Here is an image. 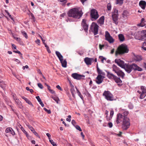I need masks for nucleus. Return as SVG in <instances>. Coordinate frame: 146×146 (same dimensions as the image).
Returning a JSON list of instances; mask_svg holds the SVG:
<instances>
[{
	"label": "nucleus",
	"instance_id": "4c0bfd02",
	"mask_svg": "<svg viewBox=\"0 0 146 146\" xmlns=\"http://www.w3.org/2000/svg\"><path fill=\"white\" fill-rule=\"evenodd\" d=\"M21 33L25 37L26 39L28 38V36L27 34L24 31H21Z\"/></svg>",
	"mask_w": 146,
	"mask_h": 146
},
{
	"label": "nucleus",
	"instance_id": "09e8293b",
	"mask_svg": "<svg viewBox=\"0 0 146 146\" xmlns=\"http://www.w3.org/2000/svg\"><path fill=\"white\" fill-rule=\"evenodd\" d=\"M44 110L48 114H50L51 113V111L50 110H48L46 108H44Z\"/></svg>",
	"mask_w": 146,
	"mask_h": 146
},
{
	"label": "nucleus",
	"instance_id": "1a4fd4ad",
	"mask_svg": "<svg viewBox=\"0 0 146 146\" xmlns=\"http://www.w3.org/2000/svg\"><path fill=\"white\" fill-rule=\"evenodd\" d=\"M105 98L108 100L112 101L113 100V97L109 91H105L103 94Z\"/></svg>",
	"mask_w": 146,
	"mask_h": 146
},
{
	"label": "nucleus",
	"instance_id": "a18cd8bd",
	"mask_svg": "<svg viewBox=\"0 0 146 146\" xmlns=\"http://www.w3.org/2000/svg\"><path fill=\"white\" fill-rule=\"evenodd\" d=\"M49 141L51 143V144L53 146H56V145L55 143V142L53 141L52 140L50 139Z\"/></svg>",
	"mask_w": 146,
	"mask_h": 146
},
{
	"label": "nucleus",
	"instance_id": "603ef678",
	"mask_svg": "<svg viewBox=\"0 0 146 146\" xmlns=\"http://www.w3.org/2000/svg\"><path fill=\"white\" fill-rule=\"evenodd\" d=\"M104 45H101L100 44H99V47L100 50H102L103 48L104 47Z\"/></svg>",
	"mask_w": 146,
	"mask_h": 146
},
{
	"label": "nucleus",
	"instance_id": "49530a36",
	"mask_svg": "<svg viewBox=\"0 0 146 146\" xmlns=\"http://www.w3.org/2000/svg\"><path fill=\"white\" fill-rule=\"evenodd\" d=\"M75 127L76 129L80 131H82V130L79 126L78 125H76L75 126Z\"/></svg>",
	"mask_w": 146,
	"mask_h": 146
},
{
	"label": "nucleus",
	"instance_id": "e433bc0d",
	"mask_svg": "<svg viewBox=\"0 0 146 146\" xmlns=\"http://www.w3.org/2000/svg\"><path fill=\"white\" fill-rule=\"evenodd\" d=\"M76 90H77V93L78 94V95L82 100H83L84 98H83V96H82V95L81 94L80 92L78 90L77 88L76 87Z\"/></svg>",
	"mask_w": 146,
	"mask_h": 146
},
{
	"label": "nucleus",
	"instance_id": "7c9ffc66",
	"mask_svg": "<svg viewBox=\"0 0 146 146\" xmlns=\"http://www.w3.org/2000/svg\"><path fill=\"white\" fill-rule=\"evenodd\" d=\"M134 59L137 61H139L142 60V59L141 56H135Z\"/></svg>",
	"mask_w": 146,
	"mask_h": 146
},
{
	"label": "nucleus",
	"instance_id": "bf43d9fd",
	"mask_svg": "<svg viewBox=\"0 0 146 146\" xmlns=\"http://www.w3.org/2000/svg\"><path fill=\"white\" fill-rule=\"evenodd\" d=\"M15 39H16L17 41H18V42H21V40L20 38L16 37Z\"/></svg>",
	"mask_w": 146,
	"mask_h": 146
},
{
	"label": "nucleus",
	"instance_id": "9b49d317",
	"mask_svg": "<svg viewBox=\"0 0 146 146\" xmlns=\"http://www.w3.org/2000/svg\"><path fill=\"white\" fill-rule=\"evenodd\" d=\"M118 10L116 9H115L112 15V17L113 21L116 24H117L118 23L117 21L118 17Z\"/></svg>",
	"mask_w": 146,
	"mask_h": 146
},
{
	"label": "nucleus",
	"instance_id": "c03bdc74",
	"mask_svg": "<svg viewBox=\"0 0 146 146\" xmlns=\"http://www.w3.org/2000/svg\"><path fill=\"white\" fill-rule=\"evenodd\" d=\"M107 8L108 10L110 11L111 9V5L110 3H108L107 5Z\"/></svg>",
	"mask_w": 146,
	"mask_h": 146
},
{
	"label": "nucleus",
	"instance_id": "473e14b6",
	"mask_svg": "<svg viewBox=\"0 0 146 146\" xmlns=\"http://www.w3.org/2000/svg\"><path fill=\"white\" fill-rule=\"evenodd\" d=\"M118 38L119 40L120 41H123L124 40V37L123 35L122 34H119L118 35Z\"/></svg>",
	"mask_w": 146,
	"mask_h": 146
},
{
	"label": "nucleus",
	"instance_id": "f8f14e48",
	"mask_svg": "<svg viewBox=\"0 0 146 146\" xmlns=\"http://www.w3.org/2000/svg\"><path fill=\"white\" fill-rule=\"evenodd\" d=\"M115 62L122 68H123L125 67V64L124 62L120 59H115Z\"/></svg>",
	"mask_w": 146,
	"mask_h": 146
},
{
	"label": "nucleus",
	"instance_id": "5fc2aeb1",
	"mask_svg": "<svg viewBox=\"0 0 146 146\" xmlns=\"http://www.w3.org/2000/svg\"><path fill=\"white\" fill-rule=\"evenodd\" d=\"M36 98L37 99L38 101V102L40 103V102H41L42 101L41 99H40V97L39 96H37L36 97Z\"/></svg>",
	"mask_w": 146,
	"mask_h": 146
},
{
	"label": "nucleus",
	"instance_id": "39448f33",
	"mask_svg": "<svg viewBox=\"0 0 146 146\" xmlns=\"http://www.w3.org/2000/svg\"><path fill=\"white\" fill-rule=\"evenodd\" d=\"M107 77L109 79L113 80L116 82L118 84L119 86H121L122 84L120 83L122 82V81L119 78L117 77V76L109 72H107Z\"/></svg>",
	"mask_w": 146,
	"mask_h": 146
},
{
	"label": "nucleus",
	"instance_id": "8fccbe9b",
	"mask_svg": "<svg viewBox=\"0 0 146 146\" xmlns=\"http://www.w3.org/2000/svg\"><path fill=\"white\" fill-rule=\"evenodd\" d=\"M141 22L140 24L142 25H141V27H143L144 26V23L145 21V19L144 18H142L141 19Z\"/></svg>",
	"mask_w": 146,
	"mask_h": 146
},
{
	"label": "nucleus",
	"instance_id": "bb28decb",
	"mask_svg": "<svg viewBox=\"0 0 146 146\" xmlns=\"http://www.w3.org/2000/svg\"><path fill=\"white\" fill-rule=\"evenodd\" d=\"M55 53L56 56L58 58L60 61H61L62 59L63 58V57L62 55L58 51H56Z\"/></svg>",
	"mask_w": 146,
	"mask_h": 146
},
{
	"label": "nucleus",
	"instance_id": "c85d7f7f",
	"mask_svg": "<svg viewBox=\"0 0 146 146\" xmlns=\"http://www.w3.org/2000/svg\"><path fill=\"white\" fill-rule=\"evenodd\" d=\"M97 72H98V74H100L101 75H102L103 76L105 75V73L104 72H103L102 70H100L99 68L98 65H97Z\"/></svg>",
	"mask_w": 146,
	"mask_h": 146
},
{
	"label": "nucleus",
	"instance_id": "864d4df0",
	"mask_svg": "<svg viewBox=\"0 0 146 146\" xmlns=\"http://www.w3.org/2000/svg\"><path fill=\"white\" fill-rule=\"evenodd\" d=\"M13 98L14 100H15L16 99H17L16 95L15 94H12Z\"/></svg>",
	"mask_w": 146,
	"mask_h": 146
},
{
	"label": "nucleus",
	"instance_id": "774afa93",
	"mask_svg": "<svg viewBox=\"0 0 146 146\" xmlns=\"http://www.w3.org/2000/svg\"><path fill=\"white\" fill-rule=\"evenodd\" d=\"M80 134H81V135L82 136V137L83 139H84L85 135H84L83 133L82 132H81V133Z\"/></svg>",
	"mask_w": 146,
	"mask_h": 146
},
{
	"label": "nucleus",
	"instance_id": "4468645a",
	"mask_svg": "<svg viewBox=\"0 0 146 146\" xmlns=\"http://www.w3.org/2000/svg\"><path fill=\"white\" fill-rule=\"evenodd\" d=\"M104 77L100 74H98L96 78V83L100 84L102 83L103 81Z\"/></svg>",
	"mask_w": 146,
	"mask_h": 146
},
{
	"label": "nucleus",
	"instance_id": "e2e57ef3",
	"mask_svg": "<svg viewBox=\"0 0 146 146\" xmlns=\"http://www.w3.org/2000/svg\"><path fill=\"white\" fill-rule=\"evenodd\" d=\"M71 122H72V124L74 125L75 126V125L76 124V122L74 120H72V121Z\"/></svg>",
	"mask_w": 146,
	"mask_h": 146
},
{
	"label": "nucleus",
	"instance_id": "7ed1b4c3",
	"mask_svg": "<svg viewBox=\"0 0 146 146\" xmlns=\"http://www.w3.org/2000/svg\"><path fill=\"white\" fill-rule=\"evenodd\" d=\"M129 51V50L127 45L122 44L117 48L115 52V55L117 56L118 55H122L128 53Z\"/></svg>",
	"mask_w": 146,
	"mask_h": 146
},
{
	"label": "nucleus",
	"instance_id": "6e6552de",
	"mask_svg": "<svg viewBox=\"0 0 146 146\" xmlns=\"http://www.w3.org/2000/svg\"><path fill=\"white\" fill-rule=\"evenodd\" d=\"M105 39L107 41L110 43H113L114 42L115 40L111 36L108 31H106L105 32Z\"/></svg>",
	"mask_w": 146,
	"mask_h": 146
},
{
	"label": "nucleus",
	"instance_id": "79ce46f5",
	"mask_svg": "<svg viewBox=\"0 0 146 146\" xmlns=\"http://www.w3.org/2000/svg\"><path fill=\"white\" fill-rule=\"evenodd\" d=\"M142 48L144 50H146V40L143 43Z\"/></svg>",
	"mask_w": 146,
	"mask_h": 146
},
{
	"label": "nucleus",
	"instance_id": "b1692460",
	"mask_svg": "<svg viewBox=\"0 0 146 146\" xmlns=\"http://www.w3.org/2000/svg\"><path fill=\"white\" fill-rule=\"evenodd\" d=\"M15 100L16 104L18 105L19 107L20 108H21L23 107V106H22V104L21 101L19 100V99L18 98L16 99Z\"/></svg>",
	"mask_w": 146,
	"mask_h": 146
},
{
	"label": "nucleus",
	"instance_id": "3c124183",
	"mask_svg": "<svg viewBox=\"0 0 146 146\" xmlns=\"http://www.w3.org/2000/svg\"><path fill=\"white\" fill-rule=\"evenodd\" d=\"M10 132H11V133L13 135H14L15 134V132L13 131L12 129L10 127Z\"/></svg>",
	"mask_w": 146,
	"mask_h": 146
},
{
	"label": "nucleus",
	"instance_id": "f3484780",
	"mask_svg": "<svg viewBox=\"0 0 146 146\" xmlns=\"http://www.w3.org/2000/svg\"><path fill=\"white\" fill-rule=\"evenodd\" d=\"M12 48L13 50V52L16 53H18L20 55V56L22 57V54L21 53V52L18 50H15L17 49L16 46L14 44H12Z\"/></svg>",
	"mask_w": 146,
	"mask_h": 146
},
{
	"label": "nucleus",
	"instance_id": "a211bd4d",
	"mask_svg": "<svg viewBox=\"0 0 146 146\" xmlns=\"http://www.w3.org/2000/svg\"><path fill=\"white\" fill-rule=\"evenodd\" d=\"M139 5L143 9H145L146 6V2L144 1H141L139 2Z\"/></svg>",
	"mask_w": 146,
	"mask_h": 146
},
{
	"label": "nucleus",
	"instance_id": "20e7f679",
	"mask_svg": "<svg viewBox=\"0 0 146 146\" xmlns=\"http://www.w3.org/2000/svg\"><path fill=\"white\" fill-rule=\"evenodd\" d=\"M127 73H129L132 70L135 71L137 70L141 71L142 70V69L138 66L136 64H133L131 65L125 64V67L123 68Z\"/></svg>",
	"mask_w": 146,
	"mask_h": 146
},
{
	"label": "nucleus",
	"instance_id": "ddd939ff",
	"mask_svg": "<svg viewBox=\"0 0 146 146\" xmlns=\"http://www.w3.org/2000/svg\"><path fill=\"white\" fill-rule=\"evenodd\" d=\"M86 21V20L84 19L82 20L81 23L82 26L86 32H87L88 29V25L87 24Z\"/></svg>",
	"mask_w": 146,
	"mask_h": 146
},
{
	"label": "nucleus",
	"instance_id": "ea45409f",
	"mask_svg": "<svg viewBox=\"0 0 146 146\" xmlns=\"http://www.w3.org/2000/svg\"><path fill=\"white\" fill-rule=\"evenodd\" d=\"M26 125L28 127L29 129L33 132L35 131L34 128L31 125L29 124H26Z\"/></svg>",
	"mask_w": 146,
	"mask_h": 146
},
{
	"label": "nucleus",
	"instance_id": "f704fd0d",
	"mask_svg": "<svg viewBox=\"0 0 146 146\" xmlns=\"http://www.w3.org/2000/svg\"><path fill=\"white\" fill-rule=\"evenodd\" d=\"M129 13L126 10H124L123 11L122 13V16L124 18L127 16Z\"/></svg>",
	"mask_w": 146,
	"mask_h": 146
},
{
	"label": "nucleus",
	"instance_id": "4d7b16f0",
	"mask_svg": "<svg viewBox=\"0 0 146 146\" xmlns=\"http://www.w3.org/2000/svg\"><path fill=\"white\" fill-rule=\"evenodd\" d=\"M114 113V111L113 110H111L110 111V117L111 118L112 117V116Z\"/></svg>",
	"mask_w": 146,
	"mask_h": 146
},
{
	"label": "nucleus",
	"instance_id": "cd10ccee",
	"mask_svg": "<svg viewBox=\"0 0 146 146\" xmlns=\"http://www.w3.org/2000/svg\"><path fill=\"white\" fill-rule=\"evenodd\" d=\"M61 63L62 66L64 68H66L67 66V62L66 60H63V59H62L61 61H60Z\"/></svg>",
	"mask_w": 146,
	"mask_h": 146
},
{
	"label": "nucleus",
	"instance_id": "052dcab7",
	"mask_svg": "<svg viewBox=\"0 0 146 146\" xmlns=\"http://www.w3.org/2000/svg\"><path fill=\"white\" fill-rule=\"evenodd\" d=\"M108 125L110 127V128L111 127L113 126L112 123L111 122L109 123H108Z\"/></svg>",
	"mask_w": 146,
	"mask_h": 146
},
{
	"label": "nucleus",
	"instance_id": "338daca9",
	"mask_svg": "<svg viewBox=\"0 0 146 146\" xmlns=\"http://www.w3.org/2000/svg\"><path fill=\"white\" fill-rule=\"evenodd\" d=\"M49 91L52 94H54L55 93V92L52 90L51 89L50 90H49Z\"/></svg>",
	"mask_w": 146,
	"mask_h": 146
},
{
	"label": "nucleus",
	"instance_id": "aec40b11",
	"mask_svg": "<svg viewBox=\"0 0 146 146\" xmlns=\"http://www.w3.org/2000/svg\"><path fill=\"white\" fill-rule=\"evenodd\" d=\"M5 13L3 14L2 13L1 14V16L3 17H5L6 18H7V20L9 21V13L8 11L5 10Z\"/></svg>",
	"mask_w": 146,
	"mask_h": 146
},
{
	"label": "nucleus",
	"instance_id": "69168bd1",
	"mask_svg": "<svg viewBox=\"0 0 146 146\" xmlns=\"http://www.w3.org/2000/svg\"><path fill=\"white\" fill-rule=\"evenodd\" d=\"M46 135L48 137L49 139L50 140V139L51 135L49 133H47Z\"/></svg>",
	"mask_w": 146,
	"mask_h": 146
},
{
	"label": "nucleus",
	"instance_id": "dca6fc26",
	"mask_svg": "<svg viewBox=\"0 0 146 146\" xmlns=\"http://www.w3.org/2000/svg\"><path fill=\"white\" fill-rule=\"evenodd\" d=\"M72 76L75 79L79 80L81 79L82 77L83 76L80 74H79L76 73L72 74Z\"/></svg>",
	"mask_w": 146,
	"mask_h": 146
},
{
	"label": "nucleus",
	"instance_id": "423d86ee",
	"mask_svg": "<svg viewBox=\"0 0 146 146\" xmlns=\"http://www.w3.org/2000/svg\"><path fill=\"white\" fill-rule=\"evenodd\" d=\"M99 27V26L96 23L93 22L92 23L90 26V29L94 35H96L98 33Z\"/></svg>",
	"mask_w": 146,
	"mask_h": 146
},
{
	"label": "nucleus",
	"instance_id": "9d476101",
	"mask_svg": "<svg viewBox=\"0 0 146 146\" xmlns=\"http://www.w3.org/2000/svg\"><path fill=\"white\" fill-rule=\"evenodd\" d=\"M141 90L142 92L139 90H138L137 92L139 94H141L140 98L141 99L144 98L146 96V89L145 87L143 86H141Z\"/></svg>",
	"mask_w": 146,
	"mask_h": 146
},
{
	"label": "nucleus",
	"instance_id": "37998d69",
	"mask_svg": "<svg viewBox=\"0 0 146 146\" xmlns=\"http://www.w3.org/2000/svg\"><path fill=\"white\" fill-rule=\"evenodd\" d=\"M52 98L57 103H58V101L60 100L57 97H52Z\"/></svg>",
	"mask_w": 146,
	"mask_h": 146
},
{
	"label": "nucleus",
	"instance_id": "a878e982",
	"mask_svg": "<svg viewBox=\"0 0 146 146\" xmlns=\"http://www.w3.org/2000/svg\"><path fill=\"white\" fill-rule=\"evenodd\" d=\"M116 74L118 76L120 77L121 78L123 79L124 78L125 74L121 70H120Z\"/></svg>",
	"mask_w": 146,
	"mask_h": 146
},
{
	"label": "nucleus",
	"instance_id": "a19ab883",
	"mask_svg": "<svg viewBox=\"0 0 146 146\" xmlns=\"http://www.w3.org/2000/svg\"><path fill=\"white\" fill-rule=\"evenodd\" d=\"M10 18L12 20V23L14 24L16 21L15 18L14 17H13L11 15H10Z\"/></svg>",
	"mask_w": 146,
	"mask_h": 146
},
{
	"label": "nucleus",
	"instance_id": "f03ea898",
	"mask_svg": "<svg viewBox=\"0 0 146 146\" xmlns=\"http://www.w3.org/2000/svg\"><path fill=\"white\" fill-rule=\"evenodd\" d=\"M68 16L75 19H80L82 16L83 13L81 11H79L76 8H73L70 10L68 13Z\"/></svg>",
	"mask_w": 146,
	"mask_h": 146
},
{
	"label": "nucleus",
	"instance_id": "c756f323",
	"mask_svg": "<svg viewBox=\"0 0 146 146\" xmlns=\"http://www.w3.org/2000/svg\"><path fill=\"white\" fill-rule=\"evenodd\" d=\"M6 84L5 82L0 80V86L3 89H4L6 87Z\"/></svg>",
	"mask_w": 146,
	"mask_h": 146
},
{
	"label": "nucleus",
	"instance_id": "de8ad7c7",
	"mask_svg": "<svg viewBox=\"0 0 146 146\" xmlns=\"http://www.w3.org/2000/svg\"><path fill=\"white\" fill-rule=\"evenodd\" d=\"M20 127H19L21 129V130L25 133H27L26 131L24 129L23 127L21 125H20Z\"/></svg>",
	"mask_w": 146,
	"mask_h": 146
},
{
	"label": "nucleus",
	"instance_id": "412c9836",
	"mask_svg": "<svg viewBox=\"0 0 146 146\" xmlns=\"http://www.w3.org/2000/svg\"><path fill=\"white\" fill-rule=\"evenodd\" d=\"M141 37L142 40H145L146 38V30L141 31Z\"/></svg>",
	"mask_w": 146,
	"mask_h": 146
},
{
	"label": "nucleus",
	"instance_id": "13d9d810",
	"mask_svg": "<svg viewBox=\"0 0 146 146\" xmlns=\"http://www.w3.org/2000/svg\"><path fill=\"white\" fill-rule=\"evenodd\" d=\"M35 42L38 45H40V40L39 39H37L35 41Z\"/></svg>",
	"mask_w": 146,
	"mask_h": 146
},
{
	"label": "nucleus",
	"instance_id": "0eeeda50",
	"mask_svg": "<svg viewBox=\"0 0 146 146\" xmlns=\"http://www.w3.org/2000/svg\"><path fill=\"white\" fill-rule=\"evenodd\" d=\"M90 17L92 21L98 19L99 16L98 12L96 9H93L91 10Z\"/></svg>",
	"mask_w": 146,
	"mask_h": 146
},
{
	"label": "nucleus",
	"instance_id": "2f4dec72",
	"mask_svg": "<svg viewBox=\"0 0 146 146\" xmlns=\"http://www.w3.org/2000/svg\"><path fill=\"white\" fill-rule=\"evenodd\" d=\"M113 71H114L116 73L120 70L119 68H118L116 65H113Z\"/></svg>",
	"mask_w": 146,
	"mask_h": 146
},
{
	"label": "nucleus",
	"instance_id": "4be33fe9",
	"mask_svg": "<svg viewBox=\"0 0 146 146\" xmlns=\"http://www.w3.org/2000/svg\"><path fill=\"white\" fill-rule=\"evenodd\" d=\"M70 91L73 97L74 98H75V95L74 94L75 92V91L74 89V87L72 84L70 85Z\"/></svg>",
	"mask_w": 146,
	"mask_h": 146
},
{
	"label": "nucleus",
	"instance_id": "0e129e2a",
	"mask_svg": "<svg viewBox=\"0 0 146 146\" xmlns=\"http://www.w3.org/2000/svg\"><path fill=\"white\" fill-rule=\"evenodd\" d=\"M33 133L37 137H39L38 133L35 131V130L34 132H33Z\"/></svg>",
	"mask_w": 146,
	"mask_h": 146
},
{
	"label": "nucleus",
	"instance_id": "5701e85b",
	"mask_svg": "<svg viewBox=\"0 0 146 146\" xmlns=\"http://www.w3.org/2000/svg\"><path fill=\"white\" fill-rule=\"evenodd\" d=\"M104 16H102L100 17L98 21V23L100 24V25L104 24Z\"/></svg>",
	"mask_w": 146,
	"mask_h": 146
},
{
	"label": "nucleus",
	"instance_id": "58836bf2",
	"mask_svg": "<svg viewBox=\"0 0 146 146\" xmlns=\"http://www.w3.org/2000/svg\"><path fill=\"white\" fill-rule=\"evenodd\" d=\"M99 58L101 60L102 62L103 63H104V60L105 61H106V58L102 56H99Z\"/></svg>",
	"mask_w": 146,
	"mask_h": 146
},
{
	"label": "nucleus",
	"instance_id": "680f3d73",
	"mask_svg": "<svg viewBox=\"0 0 146 146\" xmlns=\"http://www.w3.org/2000/svg\"><path fill=\"white\" fill-rule=\"evenodd\" d=\"M56 88L60 90L61 91H62V89L61 88V87L59 85H57L56 86Z\"/></svg>",
	"mask_w": 146,
	"mask_h": 146
},
{
	"label": "nucleus",
	"instance_id": "72a5a7b5",
	"mask_svg": "<svg viewBox=\"0 0 146 146\" xmlns=\"http://www.w3.org/2000/svg\"><path fill=\"white\" fill-rule=\"evenodd\" d=\"M22 98L27 103H28L29 105H33V104L28 99H27V98L25 97L24 96H23L22 97Z\"/></svg>",
	"mask_w": 146,
	"mask_h": 146
},
{
	"label": "nucleus",
	"instance_id": "2eb2a0df",
	"mask_svg": "<svg viewBox=\"0 0 146 146\" xmlns=\"http://www.w3.org/2000/svg\"><path fill=\"white\" fill-rule=\"evenodd\" d=\"M94 58L86 57L84 59V61L87 65H91L92 62L94 61Z\"/></svg>",
	"mask_w": 146,
	"mask_h": 146
},
{
	"label": "nucleus",
	"instance_id": "c9c22d12",
	"mask_svg": "<svg viewBox=\"0 0 146 146\" xmlns=\"http://www.w3.org/2000/svg\"><path fill=\"white\" fill-rule=\"evenodd\" d=\"M124 0H116V3L117 4H119L121 5L123 3Z\"/></svg>",
	"mask_w": 146,
	"mask_h": 146
},
{
	"label": "nucleus",
	"instance_id": "f257e3e1",
	"mask_svg": "<svg viewBox=\"0 0 146 146\" xmlns=\"http://www.w3.org/2000/svg\"><path fill=\"white\" fill-rule=\"evenodd\" d=\"M123 121L122 128L123 130H126L129 127L130 123L129 118L123 117V115L121 113H118L117 115L116 122L117 124Z\"/></svg>",
	"mask_w": 146,
	"mask_h": 146
},
{
	"label": "nucleus",
	"instance_id": "6e6d98bb",
	"mask_svg": "<svg viewBox=\"0 0 146 146\" xmlns=\"http://www.w3.org/2000/svg\"><path fill=\"white\" fill-rule=\"evenodd\" d=\"M38 86L41 89H42L43 88V86L40 83H38Z\"/></svg>",
	"mask_w": 146,
	"mask_h": 146
},
{
	"label": "nucleus",
	"instance_id": "393cba45",
	"mask_svg": "<svg viewBox=\"0 0 146 146\" xmlns=\"http://www.w3.org/2000/svg\"><path fill=\"white\" fill-rule=\"evenodd\" d=\"M121 114L123 115V117L126 118H128L127 117V115H128L129 112L128 111H127L125 110H122L121 111Z\"/></svg>",
	"mask_w": 146,
	"mask_h": 146
},
{
	"label": "nucleus",
	"instance_id": "6ab92c4d",
	"mask_svg": "<svg viewBox=\"0 0 146 146\" xmlns=\"http://www.w3.org/2000/svg\"><path fill=\"white\" fill-rule=\"evenodd\" d=\"M134 35L136 39L139 40H142L141 37V31H139L135 33L134 34Z\"/></svg>",
	"mask_w": 146,
	"mask_h": 146
}]
</instances>
